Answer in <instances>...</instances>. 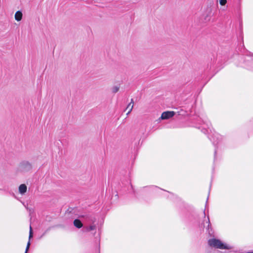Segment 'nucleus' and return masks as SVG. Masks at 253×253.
Listing matches in <instances>:
<instances>
[{
    "instance_id": "1",
    "label": "nucleus",
    "mask_w": 253,
    "mask_h": 253,
    "mask_svg": "<svg viewBox=\"0 0 253 253\" xmlns=\"http://www.w3.org/2000/svg\"><path fill=\"white\" fill-rule=\"evenodd\" d=\"M243 66L248 70L253 71V55L251 54L246 55H242L240 56Z\"/></svg>"
},
{
    "instance_id": "2",
    "label": "nucleus",
    "mask_w": 253,
    "mask_h": 253,
    "mask_svg": "<svg viewBox=\"0 0 253 253\" xmlns=\"http://www.w3.org/2000/svg\"><path fill=\"white\" fill-rule=\"evenodd\" d=\"M208 137L215 147L214 154V159L215 160L218 152V147L221 145V136L219 134L215 133H213L212 135H209Z\"/></svg>"
},
{
    "instance_id": "3",
    "label": "nucleus",
    "mask_w": 253,
    "mask_h": 253,
    "mask_svg": "<svg viewBox=\"0 0 253 253\" xmlns=\"http://www.w3.org/2000/svg\"><path fill=\"white\" fill-rule=\"evenodd\" d=\"M210 246L220 249H230V248L223 244L219 240L215 238L210 239L208 241Z\"/></svg>"
},
{
    "instance_id": "4",
    "label": "nucleus",
    "mask_w": 253,
    "mask_h": 253,
    "mask_svg": "<svg viewBox=\"0 0 253 253\" xmlns=\"http://www.w3.org/2000/svg\"><path fill=\"white\" fill-rule=\"evenodd\" d=\"M202 123L201 126L198 127L199 129H201L202 132L205 134L212 133L211 123L208 121H202Z\"/></svg>"
},
{
    "instance_id": "5",
    "label": "nucleus",
    "mask_w": 253,
    "mask_h": 253,
    "mask_svg": "<svg viewBox=\"0 0 253 253\" xmlns=\"http://www.w3.org/2000/svg\"><path fill=\"white\" fill-rule=\"evenodd\" d=\"M32 165L28 161H23L20 164V169L24 171H27L32 169Z\"/></svg>"
},
{
    "instance_id": "6",
    "label": "nucleus",
    "mask_w": 253,
    "mask_h": 253,
    "mask_svg": "<svg viewBox=\"0 0 253 253\" xmlns=\"http://www.w3.org/2000/svg\"><path fill=\"white\" fill-rule=\"evenodd\" d=\"M175 113L174 111H165L164 112L161 117L159 119L161 120H168L172 118L175 115Z\"/></svg>"
},
{
    "instance_id": "7",
    "label": "nucleus",
    "mask_w": 253,
    "mask_h": 253,
    "mask_svg": "<svg viewBox=\"0 0 253 253\" xmlns=\"http://www.w3.org/2000/svg\"><path fill=\"white\" fill-rule=\"evenodd\" d=\"M33 230H32V228L31 227V226L30 225V231H29V241L27 243V247H26V251H25V253H27L29 249V247H30V239L33 237Z\"/></svg>"
},
{
    "instance_id": "8",
    "label": "nucleus",
    "mask_w": 253,
    "mask_h": 253,
    "mask_svg": "<svg viewBox=\"0 0 253 253\" xmlns=\"http://www.w3.org/2000/svg\"><path fill=\"white\" fill-rule=\"evenodd\" d=\"M73 223L74 226L78 228H81L83 225L81 221L78 219H75L74 220Z\"/></svg>"
},
{
    "instance_id": "9",
    "label": "nucleus",
    "mask_w": 253,
    "mask_h": 253,
    "mask_svg": "<svg viewBox=\"0 0 253 253\" xmlns=\"http://www.w3.org/2000/svg\"><path fill=\"white\" fill-rule=\"evenodd\" d=\"M27 191V186L25 184H21L19 187V191L21 194H24Z\"/></svg>"
},
{
    "instance_id": "10",
    "label": "nucleus",
    "mask_w": 253,
    "mask_h": 253,
    "mask_svg": "<svg viewBox=\"0 0 253 253\" xmlns=\"http://www.w3.org/2000/svg\"><path fill=\"white\" fill-rule=\"evenodd\" d=\"M22 13L20 11H18L15 13V19L17 21H19L22 19Z\"/></svg>"
},
{
    "instance_id": "11",
    "label": "nucleus",
    "mask_w": 253,
    "mask_h": 253,
    "mask_svg": "<svg viewBox=\"0 0 253 253\" xmlns=\"http://www.w3.org/2000/svg\"><path fill=\"white\" fill-rule=\"evenodd\" d=\"M133 99H131V102L130 103H129V104L127 105L126 109H129V110H128V112L126 113V115H128L130 113V112L132 111L133 105V104L131 105V104H133Z\"/></svg>"
},
{
    "instance_id": "12",
    "label": "nucleus",
    "mask_w": 253,
    "mask_h": 253,
    "mask_svg": "<svg viewBox=\"0 0 253 253\" xmlns=\"http://www.w3.org/2000/svg\"><path fill=\"white\" fill-rule=\"evenodd\" d=\"M206 223L208 224L207 228V231H208L209 233L210 234L211 230V224L210 223V218H209V216H208V219H207V221H206Z\"/></svg>"
},
{
    "instance_id": "13",
    "label": "nucleus",
    "mask_w": 253,
    "mask_h": 253,
    "mask_svg": "<svg viewBox=\"0 0 253 253\" xmlns=\"http://www.w3.org/2000/svg\"><path fill=\"white\" fill-rule=\"evenodd\" d=\"M211 9H209L208 11L207 12V14L206 16L205 17V20L206 21H208L210 19V17L211 16Z\"/></svg>"
},
{
    "instance_id": "14",
    "label": "nucleus",
    "mask_w": 253,
    "mask_h": 253,
    "mask_svg": "<svg viewBox=\"0 0 253 253\" xmlns=\"http://www.w3.org/2000/svg\"><path fill=\"white\" fill-rule=\"evenodd\" d=\"M239 40L241 41V43L243 44V46H244V43H243V34L242 31H241L240 32L239 35Z\"/></svg>"
},
{
    "instance_id": "15",
    "label": "nucleus",
    "mask_w": 253,
    "mask_h": 253,
    "mask_svg": "<svg viewBox=\"0 0 253 253\" xmlns=\"http://www.w3.org/2000/svg\"><path fill=\"white\" fill-rule=\"evenodd\" d=\"M96 229V226L94 225H90L87 228L88 231L94 230Z\"/></svg>"
},
{
    "instance_id": "16",
    "label": "nucleus",
    "mask_w": 253,
    "mask_h": 253,
    "mask_svg": "<svg viewBox=\"0 0 253 253\" xmlns=\"http://www.w3.org/2000/svg\"><path fill=\"white\" fill-rule=\"evenodd\" d=\"M119 90V87L118 86H114L112 88V92L113 93L117 92Z\"/></svg>"
},
{
    "instance_id": "17",
    "label": "nucleus",
    "mask_w": 253,
    "mask_h": 253,
    "mask_svg": "<svg viewBox=\"0 0 253 253\" xmlns=\"http://www.w3.org/2000/svg\"><path fill=\"white\" fill-rule=\"evenodd\" d=\"M226 0H219V3L221 5H224L226 3Z\"/></svg>"
},
{
    "instance_id": "18",
    "label": "nucleus",
    "mask_w": 253,
    "mask_h": 253,
    "mask_svg": "<svg viewBox=\"0 0 253 253\" xmlns=\"http://www.w3.org/2000/svg\"><path fill=\"white\" fill-rule=\"evenodd\" d=\"M153 188L156 189H159V190H163V189H160L159 188H158V187H157L156 186H153Z\"/></svg>"
},
{
    "instance_id": "19",
    "label": "nucleus",
    "mask_w": 253,
    "mask_h": 253,
    "mask_svg": "<svg viewBox=\"0 0 253 253\" xmlns=\"http://www.w3.org/2000/svg\"><path fill=\"white\" fill-rule=\"evenodd\" d=\"M204 216H205V211H204Z\"/></svg>"
},
{
    "instance_id": "20",
    "label": "nucleus",
    "mask_w": 253,
    "mask_h": 253,
    "mask_svg": "<svg viewBox=\"0 0 253 253\" xmlns=\"http://www.w3.org/2000/svg\"><path fill=\"white\" fill-rule=\"evenodd\" d=\"M253 253V252H252V253Z\"/></svg>"
},
{
    "instance_id": "21",
    "label": "nucleus",
    "mask_w": 253,
    "mask_h": 253,
    "mask_svg": "<svg viewBox=\"0 0 253 253\" xmlns=\"http://www.w3.org/2000/svg\"><path fill=\"white\" fill-rule=\"evenodd\" d=\"M1 190V189H0V190Z\"/></svg>"
}]
</instances>
